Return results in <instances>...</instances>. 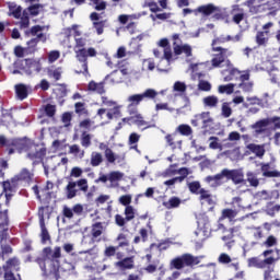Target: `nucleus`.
I'll use <instances>...</instances> for the list:
<instances>
[{
    "label": "nucleus",
    "mask_w": 280,
    "mask_h": 280,
    "mask_svg": "<svg viewBox=\"0 0 280 280\" xmlns=\"http://www.w3.org/2000/svg\"><path fill=\"white\" fill-rule=\"evenodd\" d=\"M0 147L9 148V154H14L15 150L26 152L27 159L33 163H43L47 150L43 145L35 144L32 140L7 139L5 136H0Z\"/></svg>",
    "instance_id": "1"
},
{
    "label": "nucleus",
    "mask_w": 280,
    "mask_h": 280,
    "mask_svg": "<svg viewBox=\"0 0 280 280\" xmlns=\"http://www.w3.org/2000/svg\"><path fill=\"white\" fill-rule=\"evenodd\" d=\"M213 51H220V54L214 56L211 62H212V67H215V68L220 67L221 69H223L221 71V75H223V81L231 82L233 80H240V70L233 67V63H231V60L228 59L229 56H231V52H229V49L222 48V47H213Z\"/></svg>",
    "instance_id": "2"
},
{
    "label": "nucleus",
    "mask_w": 280,
    "mask_h": 280,
    "mask_svg": "<svg viewBox=\"0 0 280 280\" xmlns=\"http://www.w3.org/2000/svg\"><path fill=\"white\" fill-rule=\"evenodd\" d=\"M74 45V54L78 62L81 66V69L75 70V73H83L84 75H89V57L95 58L97 56V50L95 48H84L86 47V38L84 37H75Z\"/></svg>",
    "instance_id": "3"
},
{
    "label": "nucleus",
    "mask_w": 280,
    "mask_h": 280,
    "mask_svg": "<svg viewBox=\"0 0 280 280\" xmlns=\"http://www.w3.org/2000/svg\"><path fill=\"white\" fill-rule=\"evenodd\" d=\"M14 70H11L13 75L34 78L43 71V62H40V59H25L24 61L14 62Z\"/></svg>",
    "instance_id": "4"
},
{
    "label": "nucleus",
    "mask_w": 280,
    "mask_h": 280,
    "mask_svg": "<svg viewBox=\"0 0 280 280\" xmlns=\"http://www.w3.org/2000/svg\"><path fill=\"white\" fill-rule=\"evenodd\" d=\"M60 253V247H55L54 250L51 247L44 248V254L47 258L39 260V266L46 275H56V272H58V265L54 259H59Z\"/></svg>",
    "instance_id": "5"
},
{
    "label": "nucleus",
    "mask_w": 280,
    "mask_h": 280,
    "mask_svg": "<svg viewBox=\"0 0 280 280\" xmlns=\"http://www.w3.org/2000/svg\"><path fill=\"white\" fill-rule=\"evenodd\" d=\"M158 45L163 49V57L161 58V61L158 65L156 69L162 73H167L170 72V68H163V63L166 60V67H170L172 62H174V60H178V57L174 56V52L172 51V46H170V40L167 38L160 39Z\"/></svg>",
    "instance_id": "6"
},
{
    "label": "nucleus",
    "mask_w": 280,
    "mask_h": 280,
    "mask_svg": "<svg viewBox=\"0 0 280 280\" xmlns=\"http://www.w3.org/2000/svg\"><path fill=\"white\" fill-rule=\"evenodd\" d=\"M201 257L194 256L191 254H184L182 256L175 257L171 260V269L183 270L185 267L192 268V266H198L200 264Z\"/></svg>",
    "instance_id": "7"
},
{
    "label": "nucleus",
    "mask_w": 280,
    "mask_h": 280,
    "mask_svg": "<svg viewBox=\"0 0 280 280\" xmlns=\"http://www.w3.org/2000/svg\"><path fill=\"white\" fill-rule=\"evenodd\" d=\"M180 54L185 55L186 62L189 63V69L191 71H198V65H200V63L195 62L196 61V57H194V52H192L191 46L188 45V44H184L182 46H177L175 48V51H174L173 56H175V58H177L178 56H180Z\"/></svg>",
    "instance_id": "8"
},
{
    "label": "nucleus",
    "mask_w": 280,
    "mask_h": 280,
    "mask_svg": "<svg viewBox=\"0 0 280 280\" xmlns=\"http://www.w3.org/2000/svg\"><path fill=\"white\" fill-rule=\"evenodd\" d=\"M183 12L185 16L191 13H194L195 16H198V14H203V16H211V14H213L215 19H220V8L213 4L201 5L196 10L184 9Z\"/></svg>",
    "instance_id": "9"
},
{
    "label": "nucleus",
    "mask_w": 280,
    "mask_h": 280,
    "mask_svg": "<svg viewBox=\"0 0 280 280\" xmlns=\"http://www.w3.org/2000/svg\"><path fill=\"white\" fill-rule=\"evenodd\" d=\"M122 178H124V173L119 171H113L107 175L100 174V177L95 179V183L106 184L109 182V185H107V187H109L110 189H115V187H119V180H122Z\"/></svg>",
    "instance_id": "10"
},
{
    "label": "nucleus",
    "mask_w": 280,
    "mask_h": 280,
    "mask_svg": "<svg viewBox=\"0 0 280 280\" xmlns=\"http://www.w3.org/2000/svg\"><path fill=\"white\" fill-rule=\"evenodd\" d=\"M183 100L185 102V105L177 109L174 107H170V104L167 103H158L155 105V110H167L168 113H174L175 110L176 115H185V109L188 112L191 110V101H189V97L187 96H183Z\"/></svg>",
    "instance_id": "11"
},
{
    "label": "nucleus",
    "mask_w": 280,
    "mask_h": 280,
    "mask_svg": "<svg viewBox=\"0 0 280 280\" xmlns=\"http://www.w3.org/2000/svg\"><path fill=\"white\" fill-rule=\"evenodd\" d=\"M275 261H279V258L268 257L261 260L258 257H252L247 259L248 268H266L267 266H272Z\"/></svg>",
    "instance_id": "12"
},
{
    "label": "nucleus",
    "mask_w": 280,
    "mask_h": 280,
    "mask_svg": "<svg viewBox=\"0 0 280 280\" xmlns=\"http://www.w3.org/2000/svg\"><path fill=\"white\" fill-rule=\"evenodd\" d=\"M223 175H225V178H228V180H233L235 185L244 183V172H242V170L224 168Z\"/></svg>",
    "instance_id": "13"
},
{
    "label": "nucleus",
    "mask_w": 280,
    "mask_h": 280,
    "mask_svg": "<svg viewBox=\"0 0 280 280\" xmlns=\"http://www.w3.org/2000/svg\"><path fill=\"white\" fill-rule=\"evenodd\" d=\"M127 110L129 115H137V106L143 102V96L141 94H132L127 97Z\"/></svg>",
    "instance_id": "14"
},
{
    "label": "nucleus",
    "mask_w": 280,
    "mask_h": 280,
    "mask_svg": "<svg viewBox=\"0 0 280 280\" xmlns=\"http://www.w3.org/2000/svg\"><path fill=\"white\" fill-rule=\"evenodd\" d=\"M268 126H270V118H265L256 121L250 126L252 130H254L253 136L259 137V135H264L266 130H268Z\"/></svg>",
    "instance_id": "15"
},
{
    "label": "nucleus",
    "mask_w": 280,
    "mask_h": 280,
    "mask_svg": "<svg viewBox=\"0 0 280 280\" xmlns=\"http://www.w3.org/2000/svg\"><path fill=\"white\" fill-rule=\"evenodd\" d=\"M62 213L65 218L72 220L74 215H82V213H84V206L80 203L74 205L72 208L63 206Z\"/></svg>",
    "instance_id": "16"
},
{
    "label": "nucleus",
    "mask_w": 280,
    "mask_h": 280,
    "mask_svg": "<svg viewBox=\"0 0 280 280\" xmlns=\"http://www.w3.org/2000/svg\"><path fill=\"white\" fill-rule=\"evenodd\" d=\"M224 178H225L224 170H222L217 175L207 176L205 178V183H207L209 187H212V189H217V187H220L222 185V180H224Z\"/></svg>",
    "instance_id": "17"
},
{
    "label": "nucleus",
    "mask_w": 280,
    "mask_h": 280,
    "mask_svg": "<svg viewBox=\"0 0 280 280\" xmlns=\"http://www.w3.org/2000/svg\"><path fill=\"white\" fill-rule=\"evenodd\" d=\"M135 116H131L129 118H124L122 121H132V124H136V126H138V128H154V125H150V122L145 121L143 119V116L139 113L136 112V114H133Z\"/></svg>",
    "instance_id": "18"
},
{
    "label": "nucleus",
    "mask_w": 280,
    "mask_h": 280,
    "mask_svg": "<svg viewBox=\"0 0 280 280\" xmlns=\"http://www.w3.org/2000/svg\"><path fill=\"white\" fill-rule=\"evenodd\" d=\"M199 194V201L201 202V205H208L210 209H213V207H215V197H213V195H211L209 190L200 189Z\"/></svg>",
    "instance_id": "19"
},
{
    "label": "nucleus",
    "mask_w": 280,
    "mask_h": 280,
    "mask_svg": "<svg viewBox=\"0 0 280 280\" xmlns=\"http://www.w3.org/2000/svg\"><path fill=\"white\" fill-rule=\"evenodd\" d=\"M175 174H179L184 178H187V176H189V174H191V170H189L187 167H182L178 171L172 170V168H167L164 173H162V176L164 178H170V176H174Z\"/></svg>",
    "instance_id": "20"
},
{
    "label": "nucleus",
    "mask_w": 280,
    "mask_h": 280,
    "mask_svg": "<svg viewBox=\"0 0 280 280\" xmlns=\"http://www.w3.org/2000/svg\"><path fill=\"white\" fill-rule=\"evenodd\" d=\"M244 34L238 33L235 36H224L221 35L219 38H217L215 40H213L212 45H215V43H240V40H242Z\"/></svg>",
    "instance_id": "21"
},
{
    "label": "nucleus",
    "mask_w": 280,
    "mask_h": 280,
    "mask_svg": "<svg viewBox=\"0 0 280 280\" xmlns=\"http://www.w3.org/2000/svg\"><path fill=\"white\" fill-rule=\"evenodd\" d=\"M272 198L277 199L279 198V191L277 190H272L270 192L266 191V190H261L256 192L255 195V199L256 200H272Z\"/></svg>",
    "instance_id": "22"
},
{
    "label": "nucleus",
    "mask_w": 280,
    "mask_h": 280,
    "mask_svg": "<svg viewBox=\"0 0 280 280\" xmlns=\"http://www.w3.org/2000/svg\"><path fill=\"white\" fill-rule=\"evenodd\" d=\"M2 187H3V191L5 194L7 200H10V198H12V192L16 189L15 177H13V179H11V182H4L2 184Z\"/></svg>",
    "instance_id": "23"
},
{
    "label": "nucleus",
    "mask_w": 280,
    "mask_h": 280,
    "mask_svg": "<svg viewBox=\"0 0 280 280\" xmlns=\"http://www.w3.org/2000/svg\"><path fill=\"white\" fill-rule=\"evenodd\" d=\"M247 150L249 152H253L258 159L264 158V154H266V144H255V143H249L247 145Z\"/></svg>",
    "instance_id": "24"
},
{
    "label": "nucleus",
    "mask_w": 280,
    "mask_h": 280,
    "mask_svg": "<svg viewBox=\"0 0 280 280\" xmlns=\"http://www.w3.org/2000/svg\"><path fill=\"white\" fill-rule=\"evenodd\" d=\"M115 266L120 270H130L135 268V259H132V257H127L120 261L115 262Z\"/></svg>",
    "instance_id": "25"
},
{
    "label": "nucleus",
    "mask_w": 280,
    "mask_h": 280,
    "mask_svg": "<svg viewBox=\"0 0 280 280\" xmlns=\"http://www.w3.org/2000/svg\"><path fill=\"white\" fill-rule=\"evenodd\" d=\"M65 194L68 200H71L78 196V187L75 186V182L70 180L65 188Z\"/></svg>",
    "instance_id": "26"
},
{
    "label": "nucleus",
    "mask_w": 280,
    "mask_h": 280,
    "mask_svg": "<svg viewBox=\"0 0 280 280\" xmlns=\"http://www.w3.org/2000/svg\"><path fill=\"white\" fill-rule=\"evenodd\" d=\"M107 119L110 121L113 119H119L121 117V105H114L106 113Z\"/></svg>",
    "instance_id": "27"
},
{
    "label": "nucleus",
    "mask_w": 280,
    "mask_h": 280,
    "mask_svg": "<svg viewBox=\"0 0 280 280\" xmlns=\"http://www.w3.org/2000/svg\"><path fill=\"white\" fill-rule=\"evenodd\" d=\"M197 121L202 124L203 128H207L209 124H213V118H211V113L202 112L201 114L196 115Z\"/></svg>",
    "instance_id": "28"
},
{
    "label": "nucleus",
    "mask_w": 280,
    "mask_h": 280,
    "mask_svg": "<svg viewBox=\"0 0 280 280\" xmlns=\"http://www.w3.org/2000/svg\"><path fill=\"white\" fill-rule=\"evenodd\" d=\"M176 138H177L176 133H171L165 136V141L167 145L172 148V150H176V148H180V145L183 144V141Z\"/></svg>",
    "instance_id": "29"
},
{
    "label": "nucleus",
    "mask_w": 280,
    "mask_h": 280,
    "mask_svg": "<svg viewBox=\"0 0 280 280\" xmlns=\"http://www.w3.org/2000/svg\"><path fill=\"white\" fill-rule=\"evenodd\" d=\"M203 106L208 108H217L220 104V98L215 95L206 96L202 98Z\"/></svg>",
    "instance_id": "30"
},
{
    "label": "nucleus",
    "mask_w": 280,
    "mask_h": 280,
    "mask_svg": "<svg viewBox=\"0 0 280 280\" xmlns=\"http://www.w3.org/2000/svg\"><path fill=\"white\" fill-rule=\"evenodd\" d=\"M233 21L236 25H240L242 21H244V10L240 8V5H233L232 8Z\"/></svg>",
    "instance_id": "31"
},
{
    "label": "nucleus",
    "mask_w": 280,
    "mask_h": 280,
    "mask_svg": "<svg viewBox=\"0 0 280 280\" xmlns=\"http://www.w3.org/2000/svg\"><path fill=\"white\" fill-rule=\"evenodd\" d=\"M270 38V31H260L256 34L257 45H267L268 39Z\"/></svg>",
    "instance_id": "32"
},
{
    "label": "nucleus",
    "mask_w": 280,
    "mask_h": 280,
    "mask_svg": "<svg viewBox=\"0 0 280 280\" xmlns=\"http://www.w3.org/2000/svg\"><path fill=\"white\" fill-rule=\"evenodd\" d=\"M89 91H93V93H98V95H103V93H106V90L104 89V83H97L95 81H91L88 85Z\"/></svg>",
    "instance_id": "33"
},
{
    "label": "nucleus",
    "mask_w": 280,
    "mask_h": 280,
    "mask_svg": "<svg viewBox=\"0 0 280 280\" xmlns=\"http://www.w3.org/2000/svg\"><path fill=\"white\" fill-rule=\"evenodd\" d=\"M262 176H267L268 178H279L280 172L279 171H270V165L264 164L261 166Z\"/></svg>",
    "instance_id": "34"
},
{
    "label": "nucleus",
    "mask_w": 280,
    "mask_h": 280,
    "mask_svg": "<svg viewBox=\"0 0 280 280\" xmlns=\"http://www.w3.org/2000/svg\"><path fill=\"white\" fill-rule=\"evenodd\" d=\"M28 89H30V86H27L23 83L15 85V93L21 101H23L27 97Z\"/></svg>",
    "instance_id": "35"
},
{
    "label": "nucleus",
    "mask_w": 280,
    "mask_h": 280,
    "mask_svg": "<svg viewBox=\"0 0 280 280\" xmlns=\"http://www.w3.org/2000/svg\"><path fill=\"white\" fill-rule=\"evenodd\" d=\"M20 265H21V261H19L18 258H11L3 266V270L8 272H11V270H19Z\"/></svg>",
    "instance_id": "36"
},
{
    "label": "nucleus",
    "mask_w": 280,
    "mask_h": 280,
    "mask_svg": "<svg viewBox=\"0 0 280 280\" xmlns=\"http://www.w3.org/2000/svg\"><path fill=\"white\" fill-rule=\"evenodd\" d=\"M104 161V158L102 156V153L100 152H92L91 153V165L92 167H100L102 165V162Z\"/></svg>",
    "instance_id": "37"
},
{
    "label": "nucleus",
    "mask_w": 280,
    "mask_h": 280,
    "mask_svg": "<svg viewBox=\"0 0 280 280\" xmlns=\"http://www.w3.org/2000/svg\"><path fill=\"white\" fill-rule=\"evenodd\" d=\"M45 30V26L35 25L30 31H25L26 36H37V38H43V32Z\"/></svg>",
    "instance_id": "38"
},
{
    "label": "nucleus",
    "mask_w": 280,
    "mask_h": 280,
    "mask_svg": "<svg viewBox=\"0 0 280 280\" xmlns=\"http://www.w3.org/2000/svg\"><path fill=\"white\" fill-rule=\"evenodd\" d=\"M163 207H165V209H176L180 207V198L171 197L167 201L163 202Z\"/></svg>",
    "instance_id": "39"
},
{
    "label": "nucleus",
    "mask_w": 280,
    "mask_h": 280,
    "mask_svg": "<svg viewBox=\"0 0 280 280\" xmlns=\"http://www.w3.org/2000/svg\"><path fill=\"white\" fill-rule=\"evenodd\" d=\"M234 218H237V211L233 210V209H223L221 217L219 219L220 222H222V220H233Z\"/></svg>",
    "instance_id": "40"
},
{
    "label": "nucleus",
    "mask_w": 280,
    "mask_h": 280,
    "mask_svg": "<svg viewBox=\"0 0 280 280\" xmlns=\"http://www.w3.org/2000/svg\"><path fill=\"white\" fill-rule=\"evenodd\" d=\"M14 119L12 118V114L8 109L2 110V117L0 119V125L10 126Z\"/></svg>",
    "instance_id": "41"
},
{
    "label": "nucleus",
    "mask_w": 280,
    "mask_h": 280,
    "mask_svg": "<svg viewBox=\"0 0 280 280\" xmlns=\"http://www.w3.org/2000/svg\"><path fill=\"white\" fill-rule=\"evenodd\" d=\"M69 154H73L77 159H84V150L80 149V145L72 144L69 147Z\"/></svg>",
    "instance_id": "42"
},
{
    "label": "nucleus",
    "mask_w": 280,
    "mask_h": 280,
    "mask_svg": "<svg viewBox=\"0 0 280 280\" xmlns=\"http://www.w3.org/2000/svg\"><path fill=\"white\" fill-rule=\"evenodd\" d=\"M10 224V217L8 215V210L0 211V230L5 229Z\"/></svg>",
    "instance_id": "43"
},
{
    "label": "nucleus",
    "mask_w": 280,
    "mask_h": 280,
    "mask_svg": "<svg viewBox=\"0 0 280 280\" xmlns=\"http://www.w3.org/2000/svg\"><path fill=\"white\" fill-rule=\"evenodd\" d=\"M221 115L224 119H229L233 115V108H231V103H223L221 106Z\"/></svg>",
    "instance_id": "44"
},
{
    "label": "nucleus",
    "mask_w": 280,
    "mask_h": 280,
    "mask_svg": "<svg viewBox=\"0 0 280 280\" xmlns=\"http://www.w3.org/2000/svg\"><path fill=\"white\" fill-rule=\"evenodd\" d=\"M218 91L221 94L226 93V95H231V94H233V91H235V84L229 83L225 85H219Z\"/></svg>",
    "instance_id": "45"
},
{
    "label": "nucleus",
    "mask_w": 280,
    "mask_h": 280,
    "mask_svg": "<svg viewBox=\"0 0 280 280\" xmlns=\"http://www.w3.org/2000/svg\"><path fill=\"white\" fill-rule=\"evenodd\" d=\"M16 180H32V172L23 168L15 177Z\"/></svg>",
    "instance_id": "46"
},
{
    "label": "nucleus",
    "mask_w": 280,
    "mask_h": 280,
    "mask_svg": "<svg viewBox=\"0 0 280 280\" xmlns=\"http://www.w3.org/2000/svg\"><path fill=\"white\" fill-rule=\"evenodd\" d=\"M187 185L190 194H196V196H200V189H205L201 188L200 182H190Z\"/></svg>",
    "instance_id": "47"
},
{
    "label": "nucleus",
    "mask_w": 280,
    "mask_h": 280,
    "mask_svg": "<svg viewBox=\"0 0 280 280\" xmlns=\"http://www.w3.org/2000/svg\"><path fill=\"white\" fill-rule=\"evenodd\" d=\"M125 215H126L127 222L135 220V215H137V209H135V207H132V206H127L125 208Z\"/></svg>",
    "instance_id": "48"
},
{
    "label": "nucleus",
    "mask_w": 280,
    "mask_h": 280,
    "mask_svg": "<svg viewBox=\"0 0 280 280\" xmlns=\"http://www.w3.org/2000/svg\"><path fill=\"white\" fill-rule=\"evenodd\" d=\"M177 132L179 135H183L184 137H189V135H191L194 132V130L191 129V126H189V125H179L177 127Z\"/></svg>",
    "instance_id": "49"
},
{
    "label": "nucleus",
    "mask_w": 280,
    "mask_h": 280,
    "mask_svg": "<svg viewBox=\"0 0 280 280\" xmlns=\"http://www.w3.org/2000/svg\"><path fill=\"white\" fill-rule=\"evenodd\" d=\"M174 93H178L179 95H183L185 91H187V85L185 82L176 81L173 85Z\"/></svg>",
    "instance_id": "50"
},
{
    "label": "nucleus",
    "mask_w": 280,
    "mask_h": 280,
    "mask_svg": "<svg viewBox=\"0 0 280 280\" xmlns=\"http://www.w3.org/2000/svg\"><path fill=\"white\" fill-rule=\"evenodd\" d=\"M279 244V240L275 235H269L266 241L262 243V246L266 248H272V246H277Z\"/></svg>",
    "instance_id": "51"
},
{
    "label": "nucleus",
    "mask_w": 280,
    "mask_h": 280,
    "mask_svg": "<svg viewBox=\"0 0 280 280\" xmlns=\"http://www.w3.org/2000/svg\"><path fill=\"white\" fill-rule=\"evenodd\" d=\"M140 95L142 96V100H154L156 95H159V92H156L154 89H147Z\"/></svg>",
    "instance_id": "52"
},
{
    "label": "nucleus",
    "mask_w": 280,
    "mask_h": 280,
    "mask_svg": "<svg viewBox=\"0 0 280 280\" xmlns=\"http://www.w3.org/2000/svg\"><path fill=\"white\" fill-rule=\"evenodd\" d=\"M91 139H93L91 133L83 132L81 135V145H82V148H91Z\"/></svg>",
    "instance_id": "53"
},
{
    "label": "nucleus",
    "mask_w": 280,
    "mask_h": 280,
    "mask_svg": "<svg viewBox=\"0 0 280 280\" xmlns=\"http://www.w3.org/2000/svg\"><path fill=\"white\" fill-rule=\"evenodd\" d=\"M209 141L210 150H222V144L219 143L220 139L218 137H210Z\"/></svg>",
    "instance_id": "54"
},
{
    "label": "nucleus",
    "mask_w": 280,
    "mask_h": 280,
    "mask_svg": "<svg viewBox=\"0 0 280 280\" xmlns=\"http://www.w3.org/2000/svg\"><path fill=\"white\" fill-rule=\"evenodd\" d=\"M247 182L252 187H259V179L253 172H247Z\"/></svg>",
    "instance_id": "55"
},
{
    "label": "nucleus",
    "mask_w": 280,
    "mask_h": 280,
    "mask_svg": "<svg viewBox=\"0 0 280 280\" xmlns=\"http://www.w3.org/2000/svg\"><path fill=\"white\" fill-rule=\"evenodd\" d=\"M103 232H104V226L102 225V223H95L92 226L93 237H100V235H102Z\"/></svg>",
    "instance_id": "56"
},
{
    "label": "nucleus",
    "mask_w": 280,
    "mask_h": 280,
    "mask_svg": "<svg viewBox=\"0 0 280 280\" xmlns=\"http://www.w3.org/2000/svg\"><path fill=\"white\" fill-rule=\"evenodd\" d=\"M77 115H89V110L84 103H75L74 105Z\"/></svg>",
    "instance_id": "57"
},
{
    "label": "nucleus",
    "mask_w": 280,
    "mask_h": 280,
    "mask_svg": "<svg viewBox=\"0 0 280 280\" xmlns=\"http://www.w3.org/2000/svg\"><path fill=\"white\" fill-rule=\"evenodd\" d=\"M75 183V187H79L81 191H89V180L86 178L79 179Z\"/></svg>",
    "instance_id": "58"
},
{
    "label": "nucleus",
    "mask_w": 280,
    "mask_h": 280,
    "mask_svg": "<svg viewBox=\"0 0 280 280\" xmlns=\"http://www.w3.org/2000/svg\"><path fill=\"white\" fill-rule=\"evenodd\" d=\"M40 226V237H42V243L43 244H47V242H49L50 236H49V232L47 231V228L45 226V224L39 225Z\"/></svg>",
    "instance_id": "59"
},
{
    "label": "nucleus",
    "mask_w": 280,
    "mask_h": 280,
    "mask_svg": "<svg viewBox=\"0 0 280 280\" xmlns=\"http://www.w3.org/2000/svg\"><path fill=\"white\" fill-rule=\"evenodd\" d=\"M242 139V135L237 131H231L228 136L226 141H231L232 143H235L237 145V141Z\"/></svg>",
    "instance_id": "60"
},
{
    "label": "nucleus",
    "mask_w": 280,
    "mask_h": 280,
    "mask_svg": "<svg viewBox=\"0 0 280 280\" xmlns=\"http://www.w3.org/2000/svg\"><path fill=\"white\" fill-rule=\"evenodd\" d=\"M238 86L240 89H242V91H244V93H250L253 92L254 83L250 81H245V82H241Z\"/></svg>",
    "instance_id": "61"
},
{
    "label": "nucleus",
    "mask_w": 280,
    "mask_h": 280,
    "mask_svg": "<svg viewBox=\"0 0 280 280\" xmlns=\"http://www.w3.org/2000/svg\"><path fill=\"white\" fill-rule=\"evenodd\" d=\"M116 156L117 155L115 154V152H113V150L106 149L105 159L107 160L108 163H115V161H117Z\"/></svg>",
    "instance_id": "62"
},
{
    "label": "nucleus",
    "mask_w": 280,
    "mask_h": 280,
    "mask_svg": "<svg viewBox=\"0 0 280 280\" xmlns=\"http://www.w3.org/2000/svg\"><path fill=\"white\" fill-rule=\"evenodd\" d=\"M249 229L252 230V235L255 240H261V237H264V232L261 231V228L252 226Z\"/></svg>",
    "instance_id": "63"
},
{
    "label": "nucleus",
    "mask_w": 280,
    "mask_h": 280,
    "mask_svg": "<svg viewBox=\"0 0 280 280\" xmlns=\"http://www.w3.org/2000/svg\"><path fill=\"white\" fill-rule=\"evenodd\" d=\"M198 89L199 91L209 92L211 91V83H209V81L200 80L198 83Z\"/></svg>",
    "instance_id": "64"
}]
</instances>
